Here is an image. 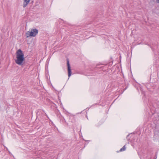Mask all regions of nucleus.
Wrapping results in <instances>:
<instances>
[{"instance_id":"obj_6","label":"nucleus","mask_w":159,"mask_h":159,"mask_svg":"<svg viewBox=\"0 0 159 159\" xmlns=\"http://www.w3.org/2000/svg\"><path fill=\"white\" fill-rule=\"evenodd\" d=\"M102 121H99L98 123L96 125L97 127H98L101 125L102 124Z\"/></svg>"},{"instance_id":"obj_4","label":"nucleus","mask_w":159,"mask_h":159,"mask_svg":"<svg viewBox=\"0 0 159 159\" xmlns=\"http://www.w3.org/2000/svg\"><path fill=\"white\" fill-rule=\"evenodd\" d=\"M30 0H24L23 7H25L29 2Z\"/></svg>"},{"instance_id":"obj_2","label":"nucleus","mask_w":159,"mask_h":159,"mask_svg":"<svg viewBox=\"0 0 159 159\" xmlns=\"http://www.w3.org/2000/svg\"><path fill=\"white\" fill-rule=\"evenodd\" d=\"M38 30L37 29H32L30 32L28 31L26 33V36L27 38L31 37H35L38 34Z\"/></svg>"},{"instance_id":"obj_5","label":"nucleus","mask_w":159,"mask_h":159,"mask_svg":"<svg viewBox=\"0 0 159 159\" xmlns=\"http://www.w3.org/2000/svg\"><path fill=\"white\" fill-rule=\"evenodd\" d=\"M126 145H125L124 146H123V147L121 148L120 150L119 151L120 152H123L124 151H125L126 149V147H125Z\"/></svg>"},{"instance_id":"obj_3","label":"nucleus","mask_w":159,"mask_h":159,"mask_svg":"<svg viewBox=\"0 0 159 159\" xmlns=\"http://www.w3.org/2000/svg\"><path fill=\"white\" fill-rule=\"evenodd\" d=\"M67 66L68 71V76L69 77L71 75V71L70 65L69 63V61L68 59H67Z\"/></svg>"},{"instance_id":"obj_7","label":"nucleus","mask_w":159,"mask_h":159,"mask_svg":"<svg viewBox=\"0 0 159 159\" xmlns=\"http://www.w3.org/2000/svg\"><path fill=\"white\" fill-rule=\"evenodd\" d=\"M158 1H159L158 2H159V0H158Z\"/></svg>"},{"instance_id":"obj_1","label":"nucleus","mask_w":159,"mask_h":159,"mask_svg":"<svg viewBox=\"0 0 159 159\" xmlns=\"http://www.w3.org/2000/svg\"><path fill=\"white\" fill-rule=\"evenodd\" d=\"M16 63L19 65L23 64V62L25 60L24 55L23 51L20 49L18 50L16 52Z\"/></svg>"}]
</instances>
